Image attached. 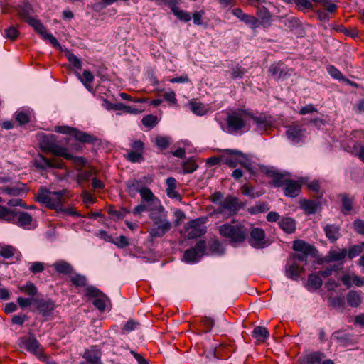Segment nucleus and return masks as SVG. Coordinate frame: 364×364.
<instances>
[{
  "instance_id": "nucleus-12",
  "label": "nucleus",
  "mask_w": 364,
  "mask_h": 364,
  "mask_svg": "<svg viewBox=\"0 0 364 364\" xmlns=\"http://www.w3.org/2000/svg\"><path fill=\"white\" fill-rule=\"evenodd\" d=\"M85 295L90 297H96L92 302L93 305L102 312L105 310V301L109 299L103 292L93 286H89L85 289Z\"/></svg>"
},
{
  "instance_id": "nucleus-14",
  "label": "nucleus",
  "mask_w": 364,
  "mask_h": 364,
  "mask_svg": "<svg viewBox=\"0 0 364 364\" xmlns=\"http://www.w3.org/2000/svg\"><path fill=\"white\" fill-rule=\"evenodd\" d=\"M136 191L140 193L142 201L162 212L164 208L160 205L159 200L154 195L150 188L146 187L136 188Z\"/></svg>"
},
{
  "instance_id": "nucleus-13",
  "label": "nucleus",
  "mask_w": 364,
  "mask_h": 364,
  "mask_svg": "<svg viewBox=\"0 0 364 364\" xmlns=\"http://www.w3.org/2000/svg\"><path fill=\"white\" fill-rule=\"evenodd\" d=\"M33 164L38 169L46 170L48 168H63L65 163L61 159H50L39 154L38 157L35 159Z\"/></svg>"
},
{
  "instance_id": "nucleus-54",
  "label": "nucleus",
  "mask_w": 364,
  "mask_h": 364,
  "mask_svg": "<svg viewBox=\"0 0 364 364\" xmlns=\"http://www.w3.org/2000/svg\"><path fill=\"white\" fill-rule=\"evenodd\" d=\"M364 246L362 245V242L360 245H354L350 247L348 252V257L352 259L355 257L359 255L363 251Z\"/></svg>"
},
{
  "instance_id": "nucleus-62",
  "label": "nucleus",
  "mask_w": 364,
  "mask_h": 364,
  "mask_svg": "<svg viewBox=\"0 0 364 364\" xmlns=\"http://www.w3.org/2000/svg\"><path fill=\"white\" fill-rule=\"evenodd\" d=\"M251 209L252 213H264L269 210V206L267 202H259Z\"/></svg>"
},
{
  "instance_id": "nucleus-42",
  "label": "nucleus",
  "mask_w": 364,
  "mask_h": 364,
  "mask_svg": "<svg viewBox=\"0 0 364 364\" xmlns=\"http://www.w3.org/2000/svg\"><path fill=\"white\" fill-rule=\"evenodd\" d=\"M333 336L336 340L343 343V345L352 343V336L343 331H336L333 333Z\"/></svg>"
},
{
  "instance_id": "nucleus-50",
  "label": "nucleus",
  "mask_w": 364,
  "mask_h": 364,
  "mask_svg": "<svg viewBox=\"0 0 364 364\" xmlns=\"http://www.w3.org/2000/svg\"><path fill=\"white\" fill-rule=\"evenodd\" d=\"M307 188L309 191L314 193L317 198H321L323 196V192L321 191V186L318 181L314 180L307 184Z\"/></svg>"
},
{
  "instance_id": "nucleus-39",
  "label": "nucleus",
  "mask_w": 364,
  "mask_h": 364,
  "mask_svg": "<svg viewBox=\"0 0 364 364\" xmlns=\"http://www.w3.org/2000/svg\"><path fill=\"white\" fill-rule=\"evenodd\" d=\"M252 336L259 341L264 342L269 337V331L265 327L257 326L254 328Z\"/></svg>"
},
{
  "instance_id": "nucleus-9",
  "label": "nucleus",
  "mask_w": 364,
  "mask_h": 364,
  "mask_svg": "<svg viewBox=\"0 0 364 364\" xmlns=\"http://www.w3.org/2000/svg\"><path fill=\"white\" fill-rule=\"evenodd\" d=\"M205 221V218H200L187 223L184 226V231L187 232V237L195 239L204 235L206 232Z\"/></svg>"
},
{
  "instance_id": "nucleus-43",
  "label": "nucleus",
  "mask_w": 364,
  "mask_h": 364,
  "mask_svg": "<svg viewBox=\"0 0 364 364\" xmlns=\"http://www.w3.org/2000/svg\"><path fill=\"white\" fill-rule=\"evenodd\" d=\"M215 321L213 318L208 316H203L201 318V326L203 329L201 330V333H208L210 332L213 327L214 326Z\"/></svg>"
},
{
  "instance_id": "nucleus-55",
  "label": "nucleus",
  "mask_w": 364,
  "mask_h": 364,
  "mask_svg": "<svg viewBox=\"0 0 364 364\" xmlns=\"http://www.w3.org/2000/svg\"><path fill=\"white\" fill-rule=\"evenodd\" d=\"M70 282L75 287H85L87 285V278L81 274H75L70 278Z\"/></svg>"
},
{
  "instance_id": "nucleus-8",
  "label": "nucleus",
  "mask_w": 364,
  "mask_h": 364,
  "mask_svg": "<svg viewBox=\"0 0 364 364\" xmlns=\"http://www.w3.org/2000/svg\"><path fill=\"white\" fill-rule=\"evenodd\" d=\"M249 114L247 109H239L228 113L226 119L227 125L229 129L237 132L244 129L246 126L244 118Z\"/></svg>"
},
{
  "instance_id": "nucleus-15",
  "label": "nucleus",
  "mask_w": 364,
  "mask_h": 364,
  "mask_svg": "<svg viewBox=\"0 0 364 364\" xmlns=\"http://www.w3.org/2000/svg\"><path fill=\"white\" fill-rule=\"evenodd\" d=\"M249 244L255 248H263L267 245L265 241V232L259 228H254L249 231Z\"/></svg>"
},
{
  "instance_id": "nucleus-52",
  "label": "nucleus",
  "mask_w": 364,
  "mask_h": 364,
  "mask_svg": "<svg viewBox=\"0 0 364 364\" xmlns=\"http://www.w3.org/2000/svg\"><path fill=\"white\" fill-rule=\"evenodd\" d=\"M190 105L192 112L197 115H203L206 112L205 107L201 102H191Z\"/></svg>"
},
{
  "instance_id": "nucleus-46",
  "label": "nucleus",
  "mask_w": 364,
  "mask_h": 364,
  "mask_svg": "<svg viewBox=\"0 0 364 364\" xmlns=\"http://www.w3.org/2000/svg\"><path fill=\"white\" fill-rule=\"evenodd\" d=\"M19 25L11 26L4 30L5 37L11 41L16 40L20 33L18 31Z\"/></svg>"
},
{
  "instance_id": "nucleus-6",
  "label": "nucleus",
  "mask_w": 364,
  "mask_h": 364,
  "mask_svg": "<svg viewBox=\"0 0 364 364\" xmlns=\"http://www.w3.org/2000/svg\"><path fill=\"white\" fill-rule=\"evenodd\" d=\"M56 132L69 134L74 137L76 140L84 143L95 144L98 140L97 138L90 134L80 131L75 128L68 126H56L54 129Z\"/></svg>"
},
{
  "instance_id": "nucleus-59",
  "label": "nucleus",
  "mask_w": 364,
  "mask_h": 364,
  "mask_svg": "<svg viewBox=\"0 0 364 364\" xmlns=\"http://www.w3.org/2000/svg\"><path fill=\"white\" fill-rule=\"evenodd\" d=\"M16 249L10 245H5L0 250V255L4 258H11L14 255Z\"/></svg>"
},
{
  "instance_id": "nucleus-36",
  "label": "nucleus",
  "mask_w": 364,
  "mask_h": 364,
  "mask_svg": "<svg viewBox=\"0 0 364 364\" xmlns=\"http://www.w3.org/2000/svg\"><path fill=\"white\" fill-rule=\"evenodd\" d=\"M279 227L287 233H292L296 230L295 220L291 218H284L279 223Z\"/></svg>"
},
{
  "instance_id": "nucleus-5",
  "label": "nucleus",
  "mask_w": 364,
  "mask_h": 364,
  "mask_svg": "<svg viewBox=\"0 0 364 364\" xmlns=\"http://www.w3.org/2000/svg\"><path fill=\"white\" fill-rule=\"evenodd\" d=\"M150 218L153 221L151 227L148 230L151 237H162L171 230L172 225L171 222L166 218V215L159 216H154L151 215Z\"/></svg>"
},
{
  "instance_id": "nucleus-64",
  "label": "nucleus",
  "mask_w": 364,
  "mask_h": 364,
  "mask_svg": "<svg viewBox=\"0 0 364 364\" xmlns=\"http://www.w3.org/2000/svg\"><path fill=\"white\" fill-rule=\"evenodd\" d=\"M353 151L355 155L364 162V146L355 142L353 145Z\"/></svg>"
},
{
  "instance_id": "nucleus-7",
  "label": "nucleus",
  "mask_w": 364,
  "mask_h": 364,
  "mask_svg": "<svg viewBox=\"0 0 364 364\" xmlns=\"http://www.w3.org/2000/svg\"><path fill=\"white\" fill-rule=\"evenodd\" d=\"M241 208L242 205L237 197L228 196L220 202V205L215 212L227 217H230L236 215Z\"/></svg>"
},
{
  "instance_id": "nucleus-4",
  "label": "nucleus",
  "mask_w": 364,
  "mask_h": 364,
  "mask_svg": "<svg viewBox=\"0 0 364 364\" xmlns=\"http://www.w3.org/2000/svg\"><path fill=\"white\" fill-rule=\"evenodd\" d=\"M18 345L19 348L27 350L41 360H46L47 357L44 353V348L33 333L29 332L28 336L20 337Z\"/></svg>"
},
{
  "instance_id": "nucleus-56",
  "label": "nucleus",
  "mask_w": 364,
  "mask_h": 364,
  "mask_svg": "<svg viewBox=\"0 0 364 364\" xmlns=\"http://www.w3.org/2000/svg\"><path fill=\"white\" fill-rule=\"evenodd\" d=\"M182 168L184 173H191L198 168V166L193 160L188 159L183 163Z\"/></svg>"
},
{
  "instance_id": "nucleus-48",
  "label": "nucleus",
  "mask_w": 364,
  "mask_h": 364,
  "mask_svg": "<svg viewBox=\"0 0 364 364\" xmlns=\"http://www.w3.org/2000/svg\"><path fill=\"white\" fill-rule=\"evenodd\" d=\"M125 158L132 163H139L144 160L141 152L130 151L127 153Z\"/></svg>"
},
{
  "instance_id": "nucleus-23",
  "label": "nucleus",
  "mask_w": 364,
  "mask_h": 364,
  "mask_svg": "<svg viewBox=\"0 0 364 364\" xmlns=\"http://www.w3.org/2000/svg\"><path fill=\"white\" fill-rule=\"evenodd\" d=\"M325 358L326 355L323 353L313 352L300 358V363L302 364H321V361Z\"/></svg>"
},
{
  "instance_id": "nucleus-29",
  "label": "nucleus",
  "mask_w": 364,
  "mask_h": 364,
  "mask_svg": "<svg viewBox=\"0 0 364 364\" xmlns=\"http://www.w3.org/2000/svg\"><path fill=\"white\" fill-rule=\"evenodd\" d=\"M167 186L166 192L167 196L171 198L181 199L180 194L176 191L177 186V181L173 177H168L166 180Z\"/></svg>"
},
{
  "instance_id": "nucleus-34",
  "label": "nucleus",
  "mask_w": 364,
  "mask_h": 364,
  "mask_svg": "<svg viewBox=\"0 0 364 364\" xmlns=\"http://www.w3.org/2000/svg\"><path fill=\"white\" fill-rule=\"evenodd\" d=\"M347 255V250L345 248H343L341 252H337L335 250H331L328 255L326 257V262H332L336 261H343L345 259Z\"/></svg>"
},
{
  "instance_id": "nucleus-33",
  "label": "nucleus",
  "mask_w": 364,
  "mask_h": 364,
  "mask_svg": "<svg viewBox=\"0 0 364 364\" xmlns=\"http://www.w3.org/2000/svg\"><path fill=\"white\" fill-rule=\"evenodd\" d=\"M16 216V210H9L6 207L0 205V220L15 223Z\"/></svg>"
},
{
  "instance_id": "nucleus-21",
  "label": "nucleus",
  "mask_w": 364,
  "mask_h": 364,
  "mask_svg": "<svg viewBox=\"0 0 364 364\" xmlns=\"http://www.w3.org/2000/svg\"><path fill=\"white\" fill-rule=\"evenodd\" d=\"M16 12L19 18L26 22L28 19L33 18L31 15L33 13V9L28 1H25L16 6Z\"/></svg>"
},
{
  "instance_id": "nucleus-10",
  "label": "nucleus",
  "mask_w": 364,
  "mask_h": 364,
  "mask_svg": "<svg viewBox=\"0 0 364 364\" xmlns=\"http://www.w3.org/2000/svg\"><path fill=\"white\" fill-rule=\"evenodd\" d=\"M292 248L297 252L292 255L294 261L306 262L309 255H314L315 247L303 240H298L293 242Z\"/></svg>"
},
{
  "instance_id": "nucleus-28",
  "label": "nucleus",
  "mask_w": 364,
  "mask_h": 364,
  "mask_svg": "<svg viewBox=\"0 0 364 364\" xmlns=\"http://www.w3.org/2000/svg\"><path fill=\"white\" fill-rule=\"evenodd\" d=\"M326 237L332 242H336L339 237L340 227L335 224H327L323 228Z\"/></svg>"
},
{
  "instance_id": "nucleus-3",
  "label": "nucleus",
  "mask_w": 364,
  "mask_h": 364,
  "mask_svg": "<svg viewBox=\"0 0 364 364\" xmlns=\"http://www.w3.org/2000/svg\"><path fill=\"white\" fill-rule=\"evenodd\" d=\"M67 193L66 189L53 192L45 189L38 194L36 199L37 201L46 204L48 208L57 211L63 206Z\"/></svg>"
},
{
  "instance_id": "nucleus-38",
  "label": "nucleus",
  "mask_w": 364,
  "mask_h": 364,
  "mask_svg": "<svg viewBox=\"0 0 364 364\" xmlns=\"http://www.w3.org/2000/svg\"><path fill=\"white\" fill-rule=\"evenodd\" d=\"M26 21L33 29L34 31L40 34L42 37L47 32L46 28L43 26V24L40 21V20L33 17L31 19H28Z\"/></svg>"
},
{
  "instance_id": "nucleus-27",
  "label": "nucleus",
  "mask_w": 364,
  "mask_h": 364,
  "mask_svg": "<svg viewBox=\"0 0 364 364\" xmlns=\"http://www.w3.org/2000/svg\"><path fill=\"white\" fill-rule=\"evenodd\" d=\"M267 174L272 178L271 183L275 187H284L286 182L289 180L285 178L283 173L274 170H268Z\"/></svg>"
},
{
  "instance_id": "nucleus-44",
  "label": "nucleus",
  "mask_w": 364,
  "mask_h": 364,
  "mask_svg": "<svg viewBox=\"0 0 364 364\" xmlns=\"http://www.w3.org/2000/svg\"><path fill=\"white\" fill-rule=\"evenodd\" d=\"M323 282L321 277L315 274H311L308 278V285L309 287L316 290L322 286Z\"/></svg>"
},
{
  "instance_id": "nucleus-11",
  "label": "nucleus",
  "mask_w": 364,
  "mask_h": 364,
  "mask_svg": "<svg viewBox=\"0 0 364 364\" xmlns=\"http://www.w3.org/2000/svg\"><path fill=\"white\" fill-rule=\"evenodd\" d=\"M206 250L205 240H199L194 247L185 250L183 258L186 263H195L198 262L204 255Z\"/></svg>"
},
{
  "instance_id": "nucleus-53",
  "label": "nucleus",
  "mask_w": 364,
  "mask_h": 364,
  "mask_svg": "<svg viewBox=\"0 0 364 364\" xmlns=\"http://www.w3.org/2000/svg\"><path fill=\"white\" fill-rule=\"evenodd\" d=\"M222 163L229 166L231 168H235L238 165L237 157L228 154L222 155Z\"/></svg>"
},
{
  "instance_id": "nucleus-47",
  "label": "nucleus",
  "mask_w": 364,
  "mask_h": 364,
  "mask_svg": "<svg viewBox=\"0 0 364 364\" xmlns=\"http://www.w3.org/2000/svg\"><path fill=\"white\" fill-rule=\"evenodd\" d=\"M155 144L160 150H165L171 144L170 138L168 136H158L155 139Z\"/></svg>"
},
{
  "instance_id": "nucleus-32",
  "label": "nucleus",
  "mask_w": 364,
  "mask_h": 364,
  "mask_svg": "<svg viewBox=\"0 0 364 364\" xmlns=\"http://www.w3.org/2000/svg\"><path fill=\"white\" fill-rule=\"evenodd\" d=\"M55 270L62 274H70L73 271L72 265L65 260H59L53 264Z\"/></svg>"
},
{
  "instance_id": "nucleus-17",
  "label": "nucleus",
  "mask_w": 364,
  "mask_h": 364,
  "mask_svg": "<svg viewBox=\"0 0 364 364\" xmlns=\"http://www.w3.org/2000/svg\"><path fill=\"white\" fill-rule=\"evenodd\" d=\"M102 352L97 346H91L89 349H85L82 358L85 363L89 364H103L101 361Z\"/></svg>"
},
{
  "instance_id": "nucleus-41",
  "label": "nucleus",
  "mask_w": 364,
  "mask_h": 364,
  "mask_svg": "<svg viewBox=\"0 0 364 364\" xmlns=\"http://www.w3.org/2000/svg\"><path fill=\"white\" fill-rule=\"evenodd\" d=\"M108 213L114 219L119 220L124 218L130 211L125 208H120L119 210H116L114 206H110Z\"/></svg>"
},
{
  "instance_id": "nucleus-57",
  "label": "nucleus",
  "mask_w": 364,
  "mask_h": 364,
  "mask_svg": "<svg viewBox=\"0 0 364 364\" xmlns=\"http://www.w3.org/2000/svg\"><path fill=\"white\" fill-rule=\"evenodd\" d=\"M247 117H250L252 119L259 127H264L267 125V119L263 114H260L257 117L249 112V114H247Z\"/></svg>"
},
{
  "instance_id": "nucleus-25",
  "label": "nucleus",
  "mask_w": 364,
  "mask_h": 364,
  "mask_svg": "<svg viewBox=\"0 0 364 364\" xmlns=\"http://www.w3.org/2000/svg\"><path fill=\"white\" fill-rule=\"evenodd\" d=\"M301 191L300 184L293 180L289 179L284 186V195L289 197L294 198L297 196Z\"/></svg>"
},
{
  "instance_id": "nucleus-20",
  "label": "nucleus",
  "mask_w": 364,
  "mask_h": 364,
  "mask_svg": "<svg viewBox=\"0 0 364 364\" xmlns=\"http://www.w3.org/2000/svg\"><path fill=\"white\" fill-rule=\"evenodd\" d=\"M223 151L225 154L235 156L237 157V161L238 162V164H240L242 167L245 168L248 171L251 170L252 166L246 154L237 149H225Z\"/></svg>"
},
{
  "instance_id": "nucleus-2",
  "label": "nucleus",
  "mask_w": 364,
  "mask_h": 364,
  "mask_svg": "<svg viewBox=\"0 0 364 364\" xmlns=\"http://www.w3.org/2000/svg\"><path fill=\"white\" fill-rule=\"evenodd\" d=\"M39 137V145L42 151L51 153L56 156H68L65 154L67 148L63 146L68 143V137L58 140L56 135L45 134H41Z\"/></svg>"
},
{
  "instance_id": "nucleus-49",
  "label": "nucleus",
  "mask_w": 364,
  "mask_h": 364,
  "mask_svg": "<svg viewBox=\"0 0 364 364\" xmlns=\"http://www.w3.org/2000/svg\"><path fill=\"white\" fill-rule=\"evenodd\" d=\"M79 79L87 89L90 90L91 88L90 83L93 81L94 76L90 71L84 70L82 77L79 75Z\"/></svg>"
},
{
  "instance_id": "nucleus-60",
  "label": "nucleus",
  "mask_w": 364,
  "mask_h": 364,
  "mask_svg": "<svg viewBox=\"0 0 364 364\" xmlns=\"http://www.w3.org/2000/svg\"><path fill=\"white\" fill-rule=\"evenodd\" d=\"M153 210H156V209L146 203V204L141 203L134 208V210H132V213L134 215H138L144 211H151Z\"/></svg>"
},
{
  "instance_id": "nucleus-26",
  "label": "nucleus",
  "mask_w": 364,
  "mask_h": 364,
  "mask_svg": "<svg viewBox=\"0 0 364 364\" xmlns=\"http://www.w3.org/2000/svg\"><path fill=\"white\" fill-rule=\"evenodd\" d=\"M32 222L31 215L27 212H17L14 224L25 229L30 230L29 227Z\"/></svg>"
},
{
  "instance_id": "nucleus-22",
  "label": "nucleus",
  "mask_w": 364,
  "mask_h": 364,
  "mask_svg": "<svg viewBox=\"0 0 364 364\" xmlns=\"http://www.w3.org/2000/svg\"><path fill=\"white\" fill-rule=\"evenodd\" d=\"M271 75L276 79L284 78L287 75H290L291 71L288 69L283 63H278L277 65H272L269 69Z\"/></svg>"
},
{
  "instance_id": "nucleus-58",
  "label": "nucleus",
  "mask_w": 364,
  "mask_h": 364,
  "mask_svg": "<svg viewBox=\"0 0 364 364\" xmlns=\"http://www.w3.org/2000/svg\"><path fill=\"white\" fill-rule=\"evenodd\" d=\"M171 10L179 19L185 22L189 21L191 20V15L188 12L180 10L176 7H172Z\"/></svg>"
},
{
  "instance_id": "nucleus-30",
  "label": "nucleus",
  "mask_w": 364,
  "mask_h": 364,
  "mask_svg": "<svg viewBox=\"0 0 364 364\" xmlns=\"http://www.w3.org/2000/svg\"><path fill=\"white\" fill-rule=\"evenodd\" d=\"M257 15L259 18V24L262 26L270 25L272 16L269 11L266 7H258Z\"/></svg>"
},
{
  "instance_id": "nucleus-37",
  "label": "nucleus",
  "mask_w": 364,
  "mask_h": 364,
  "mask_svg": "<svg viewBox=\"0 0 364 364\" xmlns=\"http://www.w3.org/2000/svg\"><path fill=\"white\" fill-rule=\"evenodd\" d=\"M303 271L296 264H287L286 265V276L292 279H296Z\"/></svg>"
},
{
  "instance_id": "nucleus-45",
  "label": "nucleus",
  "mask_w": 364,
  "mask_h": 364,
  "mask_svg": "<svg viewBox=\"0 0 364 364\" xmlns=\"http://www.w3.org/2000/svg\"><path fill=\"white\" fill-rule=\"evenodd\" d=\"M24 186V184H23V187L21 188L3 186L1 187V192L5 193L9 196H16L21 195L22 193H25Z\"/></svg>"
},
{
  "instance_id": "nucleus-61",
  "label": "nucleus",
  "mask_w": 364,
  "mask_h": 364,
  "mask_svg": "<svg viewBox=\"0 0 364 364\" xmlns=\"http://www.w3.org/2000/svg\"><path fill=\"white\" fill-rule=\"evenodd\" d=\"M140 326V323L134 319H129L122 328L123 332H130Z\"/></svg>"
},
{
  "instance_id": "nucleus-19",
  "label": "nucleus",
  "mask_w": 364,
  "mask_h": 364,
  "mask_svg": "<svg viewBox=\"0 0 364 364\" xmlns=\"http://www.w3.org/2000/svg\"><path fill=\"white\" fill-rule=\"evenodd\" d=\"M234 16L237 17L245 24L250 26L251 28L255 29L259 26V20L253 16L249 15L243 12L240 8H235L232 11Z\"/></svg>"
},
{
  "instance_id": "nucleus-35",
  "label": "nucleus",
  "mask_w": 364,
  "mask_h": 364,
  "mask_svg": "<svg viewBox=\"0 0 364 364\" xmlns=\"http://www.w3.org/2000/svg\"><path fill=\"white\" fill-rule=\"evenodd\" d=\"M320 205V202L317 200H305L301 203V208L306 212V213L310 215L315 213L319 208Z\"/></svg>"
},
{
  "instance_id": "nucleus-63",
  "label": "nucleus",
  "mask_w": 364,
  "mask_h": 364,
  "mask_svg": "<svg viewBox=\"0 0 364 364\" xmlns=\"http://www.w3.org/2000/svg\"><path fill=\"white\" fill-rule=\"evenodd\" d=\"M354 230L360 235H364V220L357 218L353 223Z\"/></svg>"
},
{
  "instance_id": "nucleus-24",
  "label": "nucleus",
  "mask_w": 364,
  "mask_h": 364,
  "mask_svg": "<svg viewBox=\"0 0 364 364\" xmlns=\"http://www.w3.org/2000/svg\"><path fill=\"white\" fill-rule=\"evenodd\" d=\"M303 129L298 124H292L288 127L286 132L287 136L292 141L298 143L301 140L303 136Z\"/></svg>"
},
{
  "instance_id": "nucleus-18",
  "label": "nucleus",
  "mask_w": 364,
  "mask_h": 364,
  "mask_svg": "<svg viewBox=\"0 0 364 364\" xmlns=\"http://www.w3.org/2000/svg\"><path fill=\"white\" fill-rule=\"evenodd\" d=\"M338 198L341 200V211L344 215L350 214L353 209V203L355 196L347 193H342L338 195Z\"/></svg>"
},
{
  "instance_id": "nucleus-1",
  "label": "nucleus",
  "mask_w": 364,
  "mask_h": 364,
  "mask_svg": "<svg viewBox=\"0 0 364 364\" xmlns=\"http://www.w3.org/2000/svg\"><path fill=\"white\" fill-rule=\"evenodd\" d=\"M219 233L233 245L245 241L249 235V229L241 223L232 220L219 227Z\"/></svg>"
},
{
  "instance_id": "nucleus-16",
  "label": "nucleus",
  "mask_w": 364,
  "mask_h": 364,
  "mask_svg": "<svg viewBox=\"0 0 364 364\" xmlns=\"http://www.w3.org/2000/svg\"><path fill=\"white\" fill-rule=\"evenodd\" d=\"M36 309L43 316L50 315L55 309V303L50 299H36L33 300Z\"/></svg>"
},
{
  "instance_id": "nucleus-31",
  "label": "nucleus",
  "mask_w": 364,
  "mask_h": 364,
  "mask_svg": "<svg viewBox=\"0 0 364 364\" xmlns=\"http://www.w3.org/2000/svg\"><path fill=\"white\" fill-rule=\"evenodd\" d=\"M346 301L348 306L358 307L362 303V297L360 292L355 290H350L346 294Z\"/></svg>"
},
{
  "instance_id": "nucleus-51",
  "label": "nucleus",
  "mask_w": 364,
  "mask_h": 364,
  "mask_svg": "<svg viewBox=\"0 0 364 364\" xmlns=\"http://www.w3.org/2000/svg\"><path fill=\"white\" fill-rule=\"evenodd\" d=\"M21 292L26 293L28 296H33L38 293L36 287L31 282L26 283L24 286L19 287Z\"/></svg>"
},
{
  "instance_id": "nucleus-40",
  "label": "nucleus",
  "mask_w": 364,
  "mask_h": 364,
  "mask_svg": "<svg viewBox=\"0 0 364 364\" xmlns=\"http://www.w3.org/2000/svg\"><path fill=\"white\" fill-rule=\"evenodd\" d=\"M65 154L68 156H62L63 158L72 161L73 164L79 168L85 166L87 164V159L82 156H74L71 154L68 153V149L65 151Z\"/></svg>"
}]
</instances>
